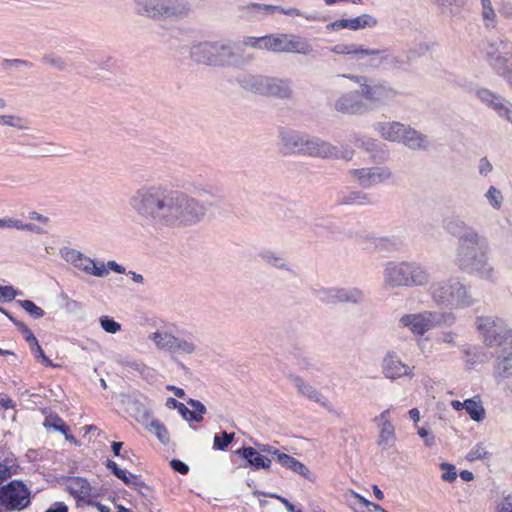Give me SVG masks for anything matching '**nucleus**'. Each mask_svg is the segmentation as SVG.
Segmentation results:
<instances>
[{"mask_svg": "<svg viewBox=\"0 0 512 512\" xmlns=\"http://www.w3.org/2000/svg\"><path fill=\"white\" fill-rule=\"evenodd\" d=\"M134 206L140 213L170 224L193 223L204 213L203 207L184 194L160 188L140 190L134 198Z\"/></svg>", "mask_w": 512, "mask_h": 512, "instance_id": "1", "label": "nucleus"}, {"mask_svg": "<svg viewBox=\"0 0 512 512\" xmlns=\"http://www.w3.org/2000/svg\"><path fill=\"white\" fill-rule=\"evenodd\" d=\"M477 329L487 346L501 348L502 354L496 361L495 378L512 376V330L503 322H481Z\"/></svg>", "mask_w": 512, "mask_h": 512, "instance_id": "2", "label": "nucleus"}, {"mask_svg": "<svg viewBox=\"0 0 512 512\" xmlns=\"http://www.w3.org/2000/svg\"><path fill=\"white\" fill-rule=\"evenodd\" d=\"M385 281L391 287L423 285L428 281L427 272L410 263L389 264L385 270Z\"/></svg>", "mask_w": 512, "mask_h": 512, "instance_id": "3", "label": "nucleus"}, {"mask_svg": "<svg viewBox=\"0 0 512 512\" xmlns=\"http://www.w3.org/2000/svg\"><path fill=\"white\" fill-rule=\"evenodd\" d=\"M346 77L360 85L358 95L371 104H385L398 94L394 88L385 82H376L366 76L348 75Z\"/></svg>", "mask_w": 512, "mask_h": 512, "instance_id": "4", "label": "nucleus"}, {"mask_svg": "<svg viewBox=\"0 0 512 512\" xmlns=\"http://www.w3.org/2000/svg\"><path fill=\"white\" fill-rule=\"evenodd\" d=\"M285 153H302L313 157L338 158L339 154L335 147L324 141H304L298 135L283 136Z\"/></svg>", "mask_w": 512, "mask_h": 512, "instance_id": "5", "label": "nucleus"}, {"mask_svg": "<svg viewBox=\"0 0 512 512\" xmlns=\"http://www.w3.org/2000/svg\"><path fill=\"white\" fill-rule=\"evenodd\" d=\"M485 262V251L479 246L478 236L469 231L460 236L458 263L461 269H478Z\"/></svg>", "mask_w": 512, "mask_h": 512, "instance_id": "6", "label": "nucleus"}, {"mask_svg": "<svg viewBox=\"0 0 512 512\" xmlns=\"http://www.w3.org/2000/svg\"><path fill=\"white\" fill-rule=\"evenodd\" d=\"M432 296L438 304L447 305L451 308L464 307L471 303L465 286L459 282L433 285Z\"/></svg>", "mask_w": 512, "mask_h": 512, "instance_id": "7", "label": "nucleus"}, {"mask_svg": "<svg viewBox=\"0 0 512 512\" xmlns=\"http://www.w3.org/2000/svg\"><path fill=\"white\" fill-rule=\"evenodd\" d=\"M264 41V50L275 53L306 54L310 51L308 42L302 37L293 34H269L265 35Z\"/></svg>", "mask_w": 512, "mask_h": 512, "instance_id": "8", "label": "nucleus"}, {"mask_svg": "<svg viewBox=\"0 0 512 512\" xmlns=\"http://www.w3.org/2000/svg\"><path fill=\"white\" fill-rule=\"evenodd\" d=\"M140 13L149 17L180 16L190 10L186 0H139Z\"/></svg>", "mask_w": 512, "mask_h": 512, "instance_id": "9", "label": "nucleus"}, {"mask_svg": "<svg viewBox=\"0 0 512 512\" xmlns=\"http://www.w3.org/2000/svg\"><path fill=\"white\" fill-rule=\"evenodd\" d=\"M30 504V491L18 480H13L0 489V505L6 510L16 511Z\"/></svg>", "mask_w": 512, "mask_h": 512, "instance_id": "10", "label": "nucleus"}, {"mask_svg": "<svg viewBox=\"0 0 512 512\" xmlns=\"http://www.w3.org/2000/svg\"><path fill=\"white\" fill-rule=\"evenodd\" d=\"M245 88L261 95L279 98H289L292 94L286 81L265 76L251 77L246 81Z\"/></svg>", "mask_w": 512, "mask_h": 512, "instance_id": "11", "label": "nucleus"}, {"mask_svg": "<svg viewBox=\"0 0 512 512\" xmlns=\"http://www.w3.org/2000/svg\"><path fill=\"white\" fill-rule=\"evenodd\" d=\"M231 48L220 43H200L193 46L191 56L197 63L208 65L223 64L224 58L231 56Z\"/></svg>", "mask_w": 512, "mask_h": 512, "instance_id": "12", "label": "nucleus"}, {"mask_svg": "<svg viewBox=\"0 0 512 512\" xmlns=\"http://www.w3.org/2000/svg\"><path fill=\"white\" fill-rule=\"evenodd\" d=\"M486 55L498 74L504 77L510 76L512 73V45L503 41H499L497 47L491 44L486 50Z\"/></svg>", "mask_w": 512, "mask_h": 512, "instance_id": "13", "label": "nucleus"}, {"mask_svg": "<svg viewBox=\"0 0 512 512\" xmlns=\"http://www.w3.org/2000/svg\"><path fill=\"white\" fill-rule=\"evenodd\" d=\"M414 367L405 364L396 352H388L382 360V373L390 380H397L403 377L414 378Z\"/></svg>", "mask_w": 512, "mask_h": 512, "instance_id": "14", "label": "nucleus"}, {"mask_svg": "<svg viewBox=\"0 0 512 512\" xmlns=\"http://www.w3.org/2000/svg\"><path fill=\"white\" fill-rule=\"evenodd\" d=\"M288 379L296 388L299 395L319 404L329 412H332L333 409L331 403L317 388L309 384L302 377L295 374H290Z\"/></svg>", "mask_w": 512, "mask_h": 512, "instance_id": "15", "label": "nucleus"}, {"mask_svg": "<svg viewBox=\"0 0 512 512\" xmlns=\"http://www.w3.org/2000/svg\"><path fill=\"white\" fill-rule=\"evenodd\" d=\"M379 430L377 444L382 449H387L395 441V428L390 420V409H386L373 419Z\"/></svg>", "mask_w": 512, "mask_h": 512, "instance_id": "16", "label": "nucleus"}, {"mask_svg": "<svg viewBox=\"0 0 512 512\" xmlns=\"http://www.w3.org/2000/svg\"><path fill=\"white\" fill-rule=\"evenodd\" d=\"M139 416L137 421L145 425L149 431L153 432L159 441L163 444L169 442V433L163 423L154 418L151 413L141 404L138 405Z\"/></svg>", "mask_w": 512, "mask_h": 512, "instance_id": "17", "label": "nucleus"}, {"mask_svg": "<svg viewBox=\"0 0 512 512\" xmlns=\"http://www.w3.org/2000/svg\"><path fill=\"white\" fill-rule=\"evenodd\" d=\"M377 25V19L369 14H362L351 19H338L327 25L328 29L331 30H359L364 28H372Z\"/></svg>", "mask_w": 512, "mask_h": 512, "instance_id": "18", "label": "nucleus"}, {"mask_svg": "<svg viewBox=\"0 0 512 512\" xmlns=\"http://www.w3.org/2000/svg\"><path fill=\"white\" fill-rule=\"evenodd\" d=\"M351 173L357 177L359 184L363 187L382 183L391 177V172L388 168L355 169Z\"/></svg>", "mask_w": 512, "mask_h": 512, "instance_id": "19", "label": "nucleus"}, {"mask_svg": "<svg viewBox=\"0 0 512 512\" xmlns=\"http://www.w3.org/2000/svg\"><path fill=\"white\" fill-rule=\"evenodd\" d=\"M238 455L244 458L248 465L252 466L254 469H270L272 460L257 451L253 447H243L236 451Z\"/></svg>", "mask_w": 512, "mask_h": 512, "instance_id": "20", "label": "nucleus"}, {"mask_svg": "<svg viewBox=\"0 0 512 512\" xmlns=\"http://www.w3.org/2000/svg\"><path fill=\"white\" fill-rule=\"evenodd\" d=\"M332 52L339 55H355L358 58L364 56H380L384 51L377 49L364 48L358 44H337L332 48Z\"/></svg>", "mask_w": 512, "mask_h": 512, "instance_id": "21", "label": "nucleus"}, {"mask_svg": "<svg viewBox=\"0 0 512 512\" xmlns=\"http://www.w3.org/2000/svg\"><path fill=\"white\" fill-rule=\"evenodd\" d=\"M277 462L282 467L289 469V470L293 471L294 473H297V474L303 476L304 478H306L309 481L313 482L315 480L313 474L308 469V467L293 456L283 453L282 455H278Z\"/></svg>", "mask_w": 512, "mask_h": 512, "instance_id": "22", "label": "nucleus"}, {"mask_svg": "<svg viewBox=\"0 0 512 512\" xmlns=\"http://www.w3.org/2000/svg\"><path fill=\"white\" fill-rule=\"evenodd\" d=\"M66 487L69 493L79 500H84L92 495V486L82 477H70Z\"/></svg>", "mask_w": 512, "mask_h": 512, "instance_id": "23", "label": "nucleus"}, {"mask_svg": "<svg viewBox=\"0 0 512 512\" xmlns=\"http://www.w3.org/2000/svg\"><path fill=\"white\" fill-rule=\"evenodd\" d=\"M335 108L339 112L355 114L363 110V104L358 93H348L336 101Z\"/></svg>", "mask_w": 512, "mask_h": 512, "instance_id": "24", "label": "nucleus"}, {"mask_svg": "<svg viewBox=\"0 0 512 512\" xmlns=\"http://www.w3.org/2000/svg\"><path fill=\"white\" fill-rule=\"evenodd\" d=\"M73 262L75 263V266L84 270L88 274L98 277L108 274V270L103 263H97L88 257H84L80 253H77L76 259H73Z\"/></svg>", "mask_w": 512, "mask_h": 512, "instance_id": "25", "label": "nucleus"}, {"mask_svg": "<svg viewBox=\"0 0 512 512\" xmlns=\"http://www.w3.org/2000/svg\"><path fill=\"white\" fill-rule=\"evenodd\" d=\"M477 94L481 100L489 102L499 115L506 116L508 120L512 121V106L509 107L499 102L498 97L487 89L479 90Z\"/></svg>", "mask_w": 512, "mask_h": 512, "instance_id": "26", "label": "nucleus"}, {"mask_svg": "<svg viewBox=\"0 0 512 512\" xmlns=\"http://www.w3.org/2000/svg\"><path fill=\"white\" fill-rule=\"evenodd\" d=\"M404 128L405 126L399 122H392L379 125V131L382 137L394 142L401 141V138L403 137L402 133L404 131Z\"/></svg>", "mask_w": 512, "mask_h": 512, "instance_id": "27", "label": "nucleus"}, {"mask_svg": "<svg viewBox=\"0 0 512 512\" xmlns=\"http://www.w3.org/2000/svg\"><path fill=\"white\" fill-rule=\"evenodd\" d=\"M107 468L119 479H121L127 485H133L134 487L141 488L144 483L137 479L136 476L127 474V471L121 469L116 462L108 460L106 464Z\"/></svg>", "mask_w": 512, "mask_h": 512, "instance_id": "28", "label": "nucleus"}, {"mask_svg": "<svg viewBox=\"0 0 512 512\" xmlns=\"http://www.w3.org/2000/svg\"><path fill=\"white\" fill-rule=\"evenodd\" d=\"M465 410L472 420L480 422L485 418V409L479 397L466 400Z\"/></svg>", "mask_w": 512, "mask_h": 512, "instance_id": "29", "label": "nucleus"}, {"mask_svg": "<svg viewBox=\"0 0 512 512\" xmlns=\"http://www.w3.org/2000/svg\"><path fill=\"white\" fill-rule=\"evenodd\" d=\"M402 138L400 142H403L406 146L416 149L422 147L425 138L420 133H418L416 130L411 129L409 127L404 128V131L402 133Z\"/></svg>", "mask_w": 512, "mask_h": 512, "instance_id": "30", "label": "nucleus"}, {"mask_svg": "<svg viewBox=\"0 0 512 512\" xmlns=\"http://www.w3.org/2000/svg\"><path fill=\"white\" fill-rule=\"evenodd\" d=\"M150 338L155 342L157 348L168 350L173 353L176 337L167 332H155Z\"/></svg>", "mask_w": 512, "mask_h": 512, "instance_id": "31", "label": "nucleus"}, {"mask_svg": "<svg viewBox=\"0 0 512 512\" xmlns=\"http://www.w3.org/2000/svg\"><path fill=\"white\" fill-rule=\"evenodd\" d=\"M332 298H335L336 301L339 302H351V303H358L362 300L363 294L358 289H352V290H336L334 292V295H332Z\"/></svg>", "mask_w": 512, "mask_h": 512, "instance_id": "32", "label": "nucleus"}, {"mask_svg": "<svg viewBox=\"0 0 512 512\" xmlns=\"http://www.w3.org/2000/svg\"><path fill=\"white\" fill-rule=\"evenodd\" d=\"M44 426L53 428L54 430L61 432L64 435H67V433L69 431V428L65 424V422L58 415H55V414H50V415L46 416L45 421H44Z\"/></svg>", "mask_w": 512, "mask_h": 512, "instance_id": "33", "label": "nucleus"}, {"mask_svg": "<svg viewBox=\"0 0 512 512\" xmlns=\"http://www.w3.org/2000/svg\"><path fill=\"white\" fill-rule=\"evenodd\" d=\"M187 403L193 408V411L190 413L191 420L196 422H201L203 420V415L206 413V407L202 402L195 399H188Z\"/></svg>", "mask_w": 512, "mask_h": 512, "instance_id": "34", "label": "nucleus"}, {"mask_svg": "<svg viewBox=\"0 0 512 512\" xmlns=\"http://www.w3.org/2000/svg\"><path fill=\"white\" fill-rule=\"evenodd\" d=\"M18 303L29 314L30 317L41 318L44 316L43 309L37 306L31 300H20Z\"/></svg>", "mask_w": 512, "mask_h": 512, "instance_id": "35", "label": "nucleus"}, {"mask_svg": "<svg viewBox=\"0 0 512 512\" xmlns=\"http://www.w3.org/2000/svg\"><path fill=\"white\" fill-rule=\"evenodd\" d=\"M18 466L15 460L6 459L3 463H0V481H3L17 472Z\"/></svg>", "mask_w": 512, "mask_h": 512, "instance_id": "36", "label": "nucleus"}, {"mask_svg": "<svg viewBox=\"0 0 512 512\" xmlns=\"http://www.w3.org/2000/svg\"><path fill=\"white\" fill-rule=\"evenodd\" d=\"M482 4V17L486 22V26L494 24L496 21V13L492 7L490 0H481Z\"/></svg>", "mask_w": 512, "mask_h": 512, "instance_id": "37", "label": "nucleus"}, {"mask_svg": "<svg viewBox=\"0 0 512 512\" xmlns=\"http://www.w3.org/2000/svg\"><path fill=\"white\" fill-rule=\"evenodd\" d=\"M488 455L487 450L482 444L475 445L467 454L466 458L468 461H476L485 459Z\"/></svg>", "mask_w": 512, "mask_h": 512, "instance_id": "38", "label": "nucleus"}, {"mask_svg": "<svg viewBox=\"0 0 512 512\" xmlns=\"http://www.w3.org/2000/svg\"><path fill=\"white\" fill-rule=\"evenodd\" d=\"M406 326L415 334L423 335L426 331L433 327V322H406Z\"/></svg>", "mask_w": 512, "mask_h": 512, "instance_id": "39", "label": "nucleus"}, {"mask_svg": "<svg viewBox=\"0 0 512 512\" xmlns=\"http://www.w3.org/2000/svg\"><path fill=\"white\" fill-rule=\"evenodd\" d=\"M234 434L223 432L222 435L216 434L214 436V447L218 450H224L232 442Z\"/></svg>", "mask_w": 512, "mask_h": 512, "instance_id": "40", "label": "nucleus"}, {"mask_svg": "<svg viewBox=\"0 0 512 512\" xmlns=\"http://www.w3.org/2000/svg\"><path fill=\"white\" fill-rule=\"evenodd\" d=\"M195 351V346L193 343L188 342L183 339L176 338V343L174 345L173 353H184V354H192Z\"/></svg>", "mask_w": 512, "mask_h": 512, "instance_id": "41", "label": "nucleus"}, {"mask_svg": "<svg viewBox=\"0 0 512 512\" xmlns=\"http://www.w3.org/2000/svg\"><path fill=\"white\" fill-rule=\"evenodd\" d=\"M440 468L444 471L441 476L443 481L453 482L456 479L457 473L454 465L449 463H442Z\"/></svg>", "mask_w": 512, "mask_h": 512, "instance_id": "42", "label": "nucleus"}, {"mask_svg": "<svg viewBox=\"0 0 512 512\" xmlns=\"http://www.w3.org/2000/svg\"><path fill=\"white\" fill-rule=\"evenodd\" d=\"M265 36L262 37H245L243 44L248 47L264 50Z\"/></svg>", "mask_w": 512, "mask_h": 512, "instance_id": "43", "label": "nucleus"}, {"mask_svg": "<svg viewBox=\"0 0 512 512\" xmlns=\"http://www.w3.org/2000/svg\"><path fill=\"white\" fill-rule=\"evenodd\" d=\"M487 198L489 199L490 203L495 207L499 208L502 200V195L499 190H497L495 187L491 186L487 192Z\"/></svg>", "mask_w": 512, "mask_h": 512, "instance_id": "44", "label": "nucleus"}, {"mask_svg": "<svg viewBox=\"0 0 512 512\" xmlns=\"http://www.w3.org/2000/svg\"><path fill=\"white\" fill-rule=\"evenodd\" d=\"M19 328L25 340L29 343L30 348L33 345H37L38 341L34 336L33 332L23 322H19Z\"/></svg>", "mask_w": 512, "mask_h": 512, "instance_id": "45", "label": "nucleus"}, {"mask_svg": "<svg viewBox=\"0 0 512 512\" xmlns=\"http://www.w3.org/2000/svg\"><path fill=\"white\" fill-rule=\"evenodd\" d=\"M256 446L260 452L271 455L276 461H278V455L283 454V452L270 444H257Z\"/></svg>", "mask_w": 512, "mask_h": 512, "instance_id": "46", "label": "nucleus"}, {"mask_svg": "<svg viewBox=\"0 0 512 512\" xmlns=\"http://www.w3.org/2000/svg\"><path fill=\"white\" fill-rule=\"evenodd\" d=\"M15 296L16 291L12 286H0V301H11Z\"/></svg>", "mask_w": 512, "mask_h": 512, "instance_id": "47", "label": "nucleus"}, {"mask_svg": "<svg viewBox=\"0 0 512 512\" xmlns=\"http://www.w3.org/2000/svg\"><path fill=\"white\" fill-rule=\"evenodd\" d=\"M417 433L422 439H424L426 446L431 447L434 445L435 437L430 433L429 430L425 429L424 427H418Z\"/></svg>", "mask_w": 512, "mask_h": 512, "instance_id": "48", "label": "nucleus"}, {"mask_svg": "<svg viewBox=\"0 0 512 512\" xmlns=\"http://www.w3.org/2000/svg\"><path fill=\"white\" fill-rule=\"evenodd\" d=\"M247 8L249 9H262L264 10L266 13H269V14H273V13H280V10H281V7L280 6H275V5H262V4H257V3H252L250 5L247 6Z\"/></svg>", "mask_w": 512, "mask_h": 512, "instance_id": "49", "label": "nucleus"}, {"mask_svg": "<svg viewBox=\"0 0 512 512\" xmlns=\"http://www.w3.org/2000/svg\"><path fill=\"white\" fill-rule=\"evenodd\" d=\"M497 512H512V495H508L502 499L497 506Z\"/></svg>", "mask_w": 512, "mask_h": 512, "instance_id": "50", "label": "nucleus"}, {"mask_svg": "<svg viewBox=\"0 0 512 512\" xmlns=\"http://www.w3.org/2000/svg\"><path fill=\"white\" fill-rule=\"evenodd\" d=\"M170 466L172 469L176 472H179L181 474H187L189 471V467L182 461L173 459L170 461Z\"/></svg>", "mask_w": 512, "mask_h": 512, "instance_id": "51", "label": "nucleus"}, {"mask_svg": "<svg viewBox=\"0 0 512 512\" xmlns=\"http://www.w3.org/2000/svg\"><path fill=\"white\" fill-rule=\"evenodd\" d=\"M432 317H433L432 313L425 312V313H420V314H406L401 318V320H405V321H408V320H431Z\"/></svg>", "mask_w": 512, "mask_h": 512, "instance_id": "52", "label": "nucleus"}, {"mask_svg": "<svg viewBox=\"0 0 512 512\" xmlns=\"http://www.w3.org/2000/svg\"><path fill=\"white\" fill-rule=\"evenodd\" d=\"M297 365L303 370H313L315 368L313 359L308 357H300L297 359Z\"/></svg>", "mask_w": 512, "mask_h": 512, "instance_id": "53", "label": "nucleus"}, {"mask_svg": "<svg viewBox=\"0 0 512 512\" xmlns=\"http://www.w3.org/2000/svg\"><path fill=\"white\" fill-rule=\"evenodd\" d=\"M8 227L9 228H16V229H19V230H30V231L33 230V225L32 224H26V223H23V222H21L19 220H14V219H9Z\"/></svg>", "mask_w": 512, "mask_h": 512, "instance_id": "54", "label": "nucleus"}, {"mask_svg": "<svg viewBox=\"0 0 512 512\" xmlns=\"http://www.w3.org/2000/svg\"><path fill=\"white\" fill-rule=\"evenodd\" d=\"M101 327L108 333H116L120 330L119 322H100Z\"/></svg>", "mask_w": 512, "mask_h": 512, "instance_id": "55", "label": "nucleus"}, {"mask_svg": "<svg viewBox=\"0 0 512 512\" xmlns=\"http://www.w3.org/2000/svg\"><path fill=\"white\" fill-rule=\"evenodd\" d=\"M45 512H68V506L64 502H54Z\"/></svg>", "mask_w": 512, "mask_h": 512, "instance_id": "56", "label": "nucleus"}, {"mask_svg": "<svg viewBox=\"0 0 512 512\" xmlns=\"http://www.w3.org/2000/svg\"><path fill=\"white\" fill-rule=\"evenodd\" d=\"M479 170L481 174H487L492 170V165L486 158H482L480 160Z\"/></svg>", "mask_w": 512, "mask_h": 512, "instance_id": "57", "label": "nucleus"}, {"mask_svg": "<svg viewBox=\"0 0 512 512\" xmlns=\"http://www.w3.org/2000/svg\"><path fill=\"white\" fill-rule=\"evenodd\" d=\"M270 497L278 499L281 503H283L285 505L286 509L289 512H294L295 506L291 502H289L286 498L276 495V494H270Z\"/></svg>", "mask_w": 512, "mask_h": 512, "instance_id": "58", "label": "nucleus"}, {"mask_svg": "<svg viewBox=\"0 0 512 512\" xmlns=\"http://www.w3.org/2000/svg\"><path fill=\"white\" fill-rule=\"evenodd\" d=\"M179 414L185 419V420H191L190 413L191 410H189L183 403L179 405L177 408Z\"/></svg>", "mask_w": 512, "mask_h": 512, "instance_id": "59", "label": "nucleus"}, {"mask_svg": "<svg viewBox=\"0 0 512 512\" xmlns=\"http://www.w3.org/2000/svg\"><path fill=\"white\" fill-rule=\"evenodd\" d=\"M280 13L284 14V15H288V16H301V11L297 8H287V9H284L281 7V10H280Z\"/></svg>", "mask_w": 512, "mask_h": 512, "instance_id": "60", "label": "nucleus"}, {"mask_svg": "<svg viewBox=\"0 0 512 512\" xmlns=\"http://www.w3.org/2000/svg\"><path fill=\"white\" fill-rule=\"evenodd\" d=\"M366 199L365 196H361L360 193H352L349 197V200L347 201V203H363L364 200Z\"/></svg>", "mask_w": 512, "mask_h": 512, "instance_id": "61", "label": "nucleus"}, {"mask_svg": "<svg viewBox=\"0 0 512 512\" xmlns=\"http://www.w3.org/2000/svg\"><path fill=\"white\" fill-rule=\"evenodd\" d=\"M29 218L31 220H36V221H39V222H42V223H47L48 222V218L37 213V212H30L29 213Z\"/></svg>", "mask_w": 512, "mask_h": 512, "instance_id": "62", "label": "nucleus"}, {"mask_svg": "<svg viewBox=\"0 0 512 512\" xmlns=\"http://www.w3.org/2000/svg\"><path fill=\"white\" fill-rule=\"evenodd\" d=\"M167 389L172 391L175 394V396H177L179 398H184V396H185V392L182 388H179V387H176L173 385H168Z\"/></svg>", "mask_w": 512, "mask_h": 512, "instance_id": "63", "label": "nucleus"}, {"mask_svg": "<svg viewBox=\"0 0 512 512\" xmlns=\"http://www.w3.org/2000/svg\"><path fill=\"white\" fill-rule=\"evenodd\" d=\"M123 443L122 442H112L111 448L115 456L117 457H123L121 455V449H122Z\"/></svg>", "mask_w": 512, "mask_h": 512, "instance_id": "64", "label": "nucleus"}]
</instances>
